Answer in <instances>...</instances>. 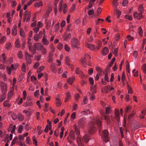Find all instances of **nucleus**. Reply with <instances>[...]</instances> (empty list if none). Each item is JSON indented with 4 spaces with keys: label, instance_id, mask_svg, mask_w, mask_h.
Wrapping results in <instances>:
<instances>
[{
    "label": "nucleus",
    "instance_id": "obj_20",
    "mask_svg": "<svg viewBox=\"0 0 146 146\" xmlns=\"http://www.w3.org/2000/svg\"><path fill=\"white\" fill-rule=\"evenodd\" d=\"M81 113L84 115H87L88 114H90L91 113V112L89 110H87L85 111H82Z\"/></svg>",
    "mask_w": 146,
    "mask_h": 146
},
{
    "label": "nucleus",
    "instance_id": "obj_41",
    "mask_svg": "<svg viewBox=\"0 0 146 146\" xmlns=\"http://www.w3.org/2000/svg\"><path fill=\"white\" fill-rule=\"evenodd\" d=\"M63 44L61 43H59L57 46V48L59 50H61L63 48Z\"/></svg>",
    "mask_w": 146,
    "mask_h": 146
},
{
    "label": "nucleus",
    "instance_id": "obj_37",
    "mask_svg": "<svg viewBox=\"0 0 146 146\" xmlns=\"http://www.w3.org/2000/svg\"><path fill=\"white\" fill-rule=\"evenodd\" d=\"M18 57L20 58H21L23 56V55L21 51H19L17 54Z\"/></svg>",
    "mask_w": 146,
    "mask_h": 146
},
{
    "label": "nucleus",
    "instance_id": "obj_19",
    "mask_svg": "<svg viewBox=\"0 0 146 146\" xmlns=\"http://www.w3.org/2000/svg\"><path fill=\"white\" fill-rule=\"evenodd\" d=\"M96 85L92 86L90 87V90L92 92V94H94L96 93Z\"/></svg>",
    "mask_w": 146,
    "mask_h": 146
},
{
    "label": "nucleus",
    "instance_id": "obj_62",
    "mask_svg": "<svg viewBox=\"0 0 146 146\" xmlns=\"http://www.w3.org/2000/svg\"><path fill=\"white\" fill-rule=\"evenodd\" d=\"M33 31L36 33H37L38 32V31L39 29V27H36L35 28H33Z\"/></svg>",
    "mask_w": 146,
    "mask_h": 146
},
{
    "label": "nucleus",
    "instance_id": "obj_31",
    "mask_svg": "<svg viewBox=\"0 0 146 146\" xmlns=\"http://www.w3.org/2000/svg\"><path fill=\"white\" fill-rule=\"evenodd\" d=\"M20 35L23 37H24L25 36V33L24 31L21 29L20 28Z\"/></svg>",
    "mask_w": 146,
    "mask_h": 146
},
{
    "label": "nucleus",
    "instance_id": "obj_2",
    "mask_svg": "<svg viewBox=\"0 0 146 146\" xmlns=\"http://www.w3.org/2000/svg\"><path fill=\"white\" fill-rule=\"evenodd\" d=\"M90 139V137L89 134L85 135L83 137V140L80 138L79 136H78L77 138V142L79 146H83V141H84L86 143H87Z\"/></svg>",
    "mask_w": 146,
    "mask_h": 146
},
{
    "label": "nucleus",
    "instance_id": "obj_43",
    "mask_svg": "<svg viewBox=\"0 0 146 146\" xmlns=\"http://www.w3.org/2000/svg\"><path fill=\"white\" fill-rule=\"evenodd\" d=\"M11 46V44L10 43H8L7 44L5 48L6 49L9 50Z\"/></svg>",
    "mask_w": 146,
    "mask_h": 146
},
{
    "label": "nucleus",
    "instance_id": "obj_59",
    "mask_svg": "<svg viewBox=\"0 0 146 146\" xmlns=\"http://www.w3.org/2000/svg\"><path fill=\"white\" fill-rule=\"evenodd\" d=\"M39 65V63L38 62H37L35 63V64L33 66L34 68H37L38 67Z\"/></svg>",
    "mask_w": 146,
    "mask_h": 146
},
{
    "label": "nucleus",
    "instance_id": "obj_6",
    "mask_svg": "<svg viewBox=\"0 0 146 146\" xmlns=\"http://www.w3.org/2000/svg\"><path fill=\"white\" fill-rule=\"evenodd\" d=\"M114 118L116 120L118 123L119 124V119L120 118V116L119 115V110L117 109H115Z\"/></svg>",
    "mask_w": 146,
    "mask_h": 146
},
{
    "label": "nucleus",
    "instance_id": "obj_46",
    "mask_svg": "<svg viewBox=\"0 0 146 146\" xmlns=\"http://www.w3.org/2000/svg\"><path fill=\"white\" fill-rule=\"evenodd\" d=\"M59 28V26L58 24H56L55 26V32H57Z\"/></svg>",
    "mask_w": 146,
    "mask_h": 146
},
{
    "label": "nucleus",
    "instance_id": "obj_48",
    "mask_svg": "<svg viewBox=\"0 0 146 146\" xmlns=\"http://www.w3.org/2000/svg\"><path fill=\"white\" fill-rule=\"evenodd\" d=\"M110 108L108 107H106L105 108L106 113L107 114H109L110 113Z\"/></svg>",
    "mask_w": 146,
    "mask_h": 146
},
{
    "label": "nucleus",
    "instance_id": "obj_55",
    "mask_svg": "<svg viewBox=\"0 0 146 146\" xmlns=\"http://www.w3.org/2000/svg\"><path fill=\"white\" fill-rule=\"evenodd\" d=\"M67 5L66 4H65L64 5L63 8V12L64 13H65L67 11Z\"/></svg>",
    "mask_w": 146,
    "mask_h": 146
},
{
    "label": "nucleus",
    "instance_id": "obj_27",
    "mask_svg": "<svg viewBox=\"0 0 146 146\" xmlns=\"http://www.w3.org/2000/svg\"><path fill=\"white\" fill-rule=\"evenodd\" d=\"M75 72L76 74L78 75H81L82 74V71L80 70L78 68H76Z\"/></svg>",
    "mask_w": 146,
    "mask_h": 146
},
{
    "label": "nucleus",
    "instance_id": "obj_13",
    "mask_svg": "<svg viewBox=\"0 0 146 146\" xmlns=\"http://www.w3.org/2000/svg\"><path fill=\"white\" fill-rule=\"evenodd\" d=\"M104 119L106 121L107 124H109L111 121L110 117L109 115H104Z\"/></svg>",
    "mask_w": 146,
    "mask_h": 146
},
{
    "label": "nucleus",
    "instance_id": "obj_17",
    "mask_svg": "<svg viewBox=\"0 0 146 146\" xmlns=\"http://www.w3.org/2000/svg\"><path fill=\"white\" fill-rule=\"evenodd\" d=\"M51 67L52 71L54 73H56L57 70H56V66L54 64H51Z\"/></svg>",
    "mask_w": 146,
    "mask_h": 146
},
{
    "label": "nucleus",
    "instance_id": "obj_11",
    "mask_svg": "<svg viewBox=\"0 0 146 146\" xmlns=\"http://www.w3.org/2000/svg\"><path fill=\"white\" fill-rule=\"evenodd\" d=\"M1 88L2 93H5L6 91V86L5 84L3 83L1 86Z\"/></svg>",
    "mask_w": 146,
    "mask_h": 146
},
{
    "label": "nucleus",
    "instance_id": "obj_1",
    "mask_svg": "<svg viewBox=\"0 0 146 146\" xmlns=\"http://www.w3.org/2000/svg\"><path fill=\"white\" fill-rule=\"evenodd\" d=\"M97 124L99 130L100 129L102 126L101 122L100 119H92L91 122L88 125V132L90 134H94L96 132L95 125L96 123Z\"/></svg>",
    "mask_w": 146,
    "mask_h": 146
},
{
    "label": "nucleus",
    "instance_id": "obj_34",
    "mask_svg": "<svg viewBox=\"0 0 146 146\" xmlns=\"http://www.w3.org/2000/svg\"><path fill=\"white\" fill-rule=\"evenodd\" d=\"M40 38L38 34H36L34 36V39L36 41H37Z\"/></svg>",
    "mask_w": 146,
    "mask_h": 146
},
{
    "label": "nucleus",
    "instance_id": "obj_51",
    "mask_svg": "<svg viewBox=\"0 0 146 146\" xmlns=\"http://www.w3.org/2000/svg\"><path fill=\"white\" fill-rule=\"evenodd\" d=\"M104 80L107 82H109V78L108 73H107L105 75L104 77Z\"/></svg>",
    "mask_w": 146,
    "mask_h": 146
},
{
    "label": "nucleus",
    "instance_id": "obj_42",
    "mask_svg": "<svg viewBox=\"0 0 146 146\" xmlns=\"http://www.w3.org/2000/svg\"><path fill=\"white\" fill-rule=\"evenodd\" d=\"M56 103L57 106H59L61 105L60 101L58 98H57L56 99Z\"/></svg>",
    "mask_w": 146,
    "mask_h": 146
},
{
    "label": "nucleus",
    "instance_id": "obj_10",
    "mask_svg": "<svg viewBox=\"0 0 146 146\" xmlns=\"http://www.w3.org/2000/svg\"><path fill=\"white\" fill-rule=\"evenodd\" d=\"M110 88V85L105 86L102 89V92L103 93H108L109 92V89Z\"/></svg>",
    "mask_w": 146,
    "mask_h": 146
},
{
    "label": "nucleus",
    "instance_id": "obj_23",
    "mask_svg": "<svg viewBox=\"0 0 146 146\" xmlns=\"http://www.w3.org/2000/svg\"><path fill=\"white\" fill-rule=\"evenodd\" d=\"M42 54L43 55L46 54V49L43 46H42V48L40 49Z\"/></svg>",
    "mask_w": 146,
    "mask_h": 146
},
{
    "label": "nucleus",
    "instance_id": "obj_39",
    "mask_svg": "<svg viewBox=\"0 0 146 146\" xmlns=\"http://www.w3.org/2000/svg\"><path fill=\"white\" fill-rule=\"evenodd\" d=\"M131 107L129 106H127L125 109V112L126 113H128L129 112V111L131 110Z\"/></svg>",
    "mask_w": 146,
    "mask_h": 146
},
{
    "label": "nucleus",
    "instance_id": "obj_9",
    "mask_svg": "<svg viewBox=\"0 0 146 146\" xmlns=\"http://www.w3.org/2000/svg\"><path fill=\"white\" fill-rule=\"evenodd\" d=\"M42 46H43L42 45H41L40 44L38 43L35 44L33 45L34 48L35 49L38 50H40V49L42 48Z\"/></svg>",
    "mask_w": 146,
    "mask_h": 146
},
{
    "label": "nucleus",
    "instance_id": "obj_18",
    "mask_svg": "<svg viewBox=\"0 0 146 146\" xmlns=\"http://www.w3.org/2000/svg\"><path fill=\"white\" fill-rule=\"evenodd\" d=\"M74 80L75 78L74 77L70 78L67 80L69 84L72 85Z\"/></svg>",
    "mask_w": 146,
    "mask_h": 146
},
{
    "label": "nucleus",
    "instance_id": "obj_35",
    "mask_svg": "<svg viewBox=\"0 0 146 146\" xmlns=\"http://www.w3.org/2000/svg\"><path fill=\"white\" fill-rule=\"evenodd\" d=\"M6 97V95L5 93H3V94L1 96V97L0 98V102H2L4 100Z\"/></svg>",
    "mask_w": 146,
    "mask_h": 146
},
{
    "label": "nucleus",
    "instance_id": "obj_50",
    "mask_svg": "<svg viewBox=\"0 0 146 146\" xmlns=\"http://www.w3.org/2000/svg\"><path fill=\"white\" fill-rule=\"evenodd\" d=\"M70 137L71 139H75L74 134L73 132L71 133Z\"/></svg>",
    "mask_w": 146,
    "mask_h": 146
},
{
    "label": "nucleus",
    "instance_id": "obj_30",
    "mask_svg": "<svg viewBox=\"0 0 146 146\" xmlns=\"http://www.w3.org/2000/svg\"><path fill=\"white\" fill-rule=\"evenodd\" d=\"M138 10L140 12H141V13H143L144 9L142 5H140L139 6Z\"/></svg>",
    "mask_w": 146,
    "mask_h": 146
},
{
    "label": "nucleus",
    "instance_id": "obj_36",
    "mask_svg": "<svg viewBox=\"0 0 146 146\" xmlns=\"http://www.w3.org/2000/svg\"><path fill=\"white\" fill-rule=\"evenodd\" d=\"M42 1H40L39 3H36L35 4V5L36 7H39L40 6L42 5Z\"/></svg>",
    "mask_w": 146,
    "mask_h": 146
},
{
    "label": "nucleus",
    "instance_id": "obj_29",
    "mask_svg": "<svg viewBox=\"0 0 146 146\" xmlns=\"http://www.w3.org/2000/svg\"><path fill=\"white\" fill-rule=\"evenodd\" d=\"M9 101H6L4 102L3 104L4 106L5 107H9L10 106V104L8 103Z\"/></svg>",
    "mask_w": 146,
    "mask_h": 146
},
{
    "label": "nucleus",
    "instance_id": "obj_61",
    "mask_svg": "<svg viewBox=\"0 0 146 146\" xmlns=\"http://www.w3.org/2000/svg\"><path fill=\"white\" fill-rule=\"evenodd\" d=\"M89 82L90 84L92 85H93L94 84V81L92 78H89Z\"/></svg>",
    "mask_w": 146,
    "mask_h": 146
},
{
    "label": "nucleus",
    "instance_id": "obj_24",
    "mask_svg": "<svg viewBox=\"0 0 146 146\" xmlns=\"http://www.w3.org/2000/svg\"><path fill=\"white\" fill-rule=\"evenodd\" d=\"M18 119L19 121H21L24 119V116L22 114H19L18 115Z\"/></svg>",
    "mask_w": 146,
    "mask_h": 146
},
{
    "label": "nucleus",
    "instance_id": "obj_32",
    "mask_svg": "<svg viewBox=\"0 0 146 146\" xmlns=\"http://www.w3.org/2000/svg\"><path fill=\"white\" fill-rule=\"evenodd\" d=\"M143 33L142 29L141 27H139V34L141 37L142 36Z\"/></svg>",
    "mask_w": 146,
    "mask_h": 146
},
{
    "label": "nucleus",
    "instance_id": "obj_64",
    "mask_svg": "<svg viewBox=\"0 0 146 146\" xmlns=\"http://www.w3.org/2000/svg\"><path fill=\"white\" fill-rule=\"evenodd\" d=\"M127 38L129 40H132L134 38L131 37V35H129L127 36Z\"/></svg>",
    "mask_w": 146,
    "mask_h": 146
},
{
    "label": "nucleus",
    "instance_id": "obj_15",
    "mask_svg": "<svg viewBox=\"0 0 146 146\" xmlns=\"http://www.w3.org/2000/svg\"><path fill=\"white\" fill-rule=\"evenodd\" d=\"M108 52V50L107 47H104L103 50V51L102 52V54L105 56L106 55Z\"/></svg>",
    "mask_w": 146,
    "mask_h": 146
},
{
    "label": "nucleus",
    "instance_id": "obj_16",
    "mask_svg": "<svg viewBox=\"0 0 146 146\" xmlns=\"http://www.w3.org/2000/svg\"><path fill=\"white\" fill-rule=\"evenodd\" d=\"M71 34L70 33L65 35L63 36V37L64 38V40L65 41H67L68 39H70V38Z\"/></svg>",
    "mask_w": 146,
    "mask_h": 146
},
{
    "label": "nucleus",
    "instance_id": "obj_26",
    "mask_svg": "<svg viewBox=\"0 0 146 146\" xmlns=\"http://www.w3.org/2000/svg\"><path fill=\"white\" fill-rule=\"evenodd\" d=\"M18 139L17 137H14L12 141L11 145H14L15 143L18 142Z\"/></svg>",
    "mask_w": 146,
    "mask_h": 146
},
{
    "label": "nucleus",
    "instance_id": "obj_33",
    "mask_svg": "<svg viewBox=\"0 0 146 146\" xmlns=\"http://www.w3.org/2000/svg\"><path fill=\"white\" fill-rule=\"evenodd\" d=\"M71 95L69 92H67L66 93V98L65 100V102H66L69 98L70 97Z\"/></svg>",
    "mask_w": 146,
    "mask_h": 146
},
{
    "label": "nucleus",
    "instance_id": "obj_58",
    "mask_svg": "<svg viewBox=\"0 0 146 146\" xmlns=\"http://www.w3.org/2000/svg\"><path fill=\"white\" fill-rule=\"evenodd\" d=\"M115 58H113L112 59L111 62L110 63L109 65L110 67L112 66L113 62L115 61Z\"/></svg>",
    "mask_w": 146,
    "mask_h": 146
},
{
    "label": "nucleus",
    "instance_id": "obj_4",
    "mask_svg": "<svg viewBox=\"0 0 146 146\" xmlns=\"http://www.w3.org/2000/svg\"><path fill=\"white\" fill-rule=\"evenodd\" d=\"M86 123V119L84 118H80L78 122V125L79 127L83 128L85 125Z\"/></svg>",
    "mask_w": 146,
    "mask_h": 146
},
{
    "label": "nucleus",
    "instance_id": "obj_12",
    "mask_svg": "<svg viewBox=\"0 0 146 146\" xmlns=\"http://www.w3.org/2000/svg\"><path fill=\"white\" fill-rule=\"evenodd\" d=\"M86 46L88 48L90 49V50H94L96 49V46L94 44H87Z\"/></svg>",
    "mask_w": 146,
    "mask_h": 146
},
{
    "label": "nucleus",
    "instance_id": "obj_49",
    "mask_svg": "<svg viewBox=\"0 0 146 146\" xmlns=\"http://www.w3.org/2000/svg\"><path fill=\"white\" fill-rule=\"evenodd\" d=\"M44 68V66H40V67L37 70V72L38 73H39Z\"/></svg>",
    "mask_w": 146,
    "mask_h": 146
},
{
    "label": "nucleus",
    "instance_id": "obj_56",
    "mask_svg": "<svg viewBox=\"0 0 146 146\" xmlns=\"http://www.w3.org/2000/svg\"><path fill=\"white\" fill-rule=\"evenodd\" d=\"M116 14L117 17L119 18L121 15V12L119 10H117L116 11Z\"/></svg>",
    "mask_w": 146,
    "mask_h": 146
},
{
    "label": "nucleus",
    "instance_id": "obj_3",
    "mask_svg": "<svg viewBox=\"0 0 146 146\" xmlns=\"http://www.w3.org/2000/svg\"><path fill=\"white\" fill-rule=\"evenodd\" d=\"M108 131L106 130H104L101 135L102 139L104 141L106 142H108Z\"/></svg>",
    "mask_w": 146,
    "mask_h": 146
},
{
    "label": "nucleus",
    "instance_id": "obj_40",
    "mask_svg": "<svg viewBox=\"0 0 146 146\" xmlns=\"http://www.w3.org/2000/svg\"><path fill=\"white\" fill-rule=\"evenodd\" d=\"M64 49L67 52H69L70 50V48L67 44H65Z\"/></svg>",
    "mask_w": 146,
    "mask_h": 146
},
{
    "label": "nucleus",
    "instance_id": "obj_28",
    "mask_svg": "<svg viewBox=\"0 0 146 146\" xmlns=\"http://www.w3.org/2000/svg\"><path fill=\"white\" fill-rule=\"evenodd\" d=\"M39 94V90H36L34 93V96L36 98H38V96Z\"/></svg>",
    "mask_w": 146,
    "mask_h": 146
},
{
    "label": "nucleus",
    "instance_id": "obj_21",
    "mask_svg": "<svg viewBox=\"0 0 146 146\" xmlns=\"http://www.w3.org/2000/svg\"><path fill=\"white\" fill-rule=\"evenodd\" d=\"M17 26H14L13 27V29H12V34L14 35H15L17 34V31L16 30Z\"/></svg>",
    "mask_w": 146,
    "mask_h": 146
},
{
    "label": "nucleus",
    "instance_id": "obj_53",
    "mask_svg": "<svg viewBox=\"0 0 146 146\" xmlns=\"http://www.w3.org/2000/svg\"><path fill=\"white\" fill-rule=\"evenodd\" d=\"M2 58L3 59V60L2 61V62L3 63H5L6 62V56L5 55V54L3 53L2 55Z\"/></svg>",
    "mask_w": 146,
    "mask_h": 146
},
{
    "label": "nucleus",
    "instance_id": "obj_52",
    "mask_svg": "<svg viewBox=\"0 0 146 146\" xmlns=\"http://www.w3.org/2000/svg\"><path fill=\"white\" fill-rule=\"evenodd\" d=\"M12 117L13 119L14 120H15L17 117V115L15 113H13L12 114Z\"/></svg>",
    "mask_w": 146,
    "mask_h": 146
},
{
    "label": "nucleus",
    "instance_id": "obj_57",
    "mask_svg": "<svg viewBox=\"0 0 146 146\" xmlns=\"http://www.w3.org/2000/svg\"><path fill=\"white\" fill-rule=\"evenodd\" d=\"M23 127L22 125H20L19 126V129H18V132L19 133H21V132H22V131L23 129Z\"/></svg>",
    "mask_w": 146,
    "mask_h": 146
},
{
    "label": "nucleus",
    "instance_id": "obj_7",
    "mask_svg": "<svg viewBox=\"0 0 146 146\" xmlns=\"http://www.w3.org/2000/svg\"><path fill=\"white\" fill-rule=\"evenodd\" d=\"M24 15L25 16L24 18H27L26 19V22H29L31 18V13L30 12H28V10L24 12Z\"/></svg>",
    "mask_w": 146,
    "mask_h": 146
},
{
    "label": "nucleus",
    "instance_id": "obj_38",
    "mask_svg": "<svg viewBox=\"0 0 146 146\" xmlns=\"http://www.w3.org/2000/svg\"><path fill=\"white\" fill-rule=\"evenodd\" d=\"M142 68L143 72L146 74V64L142 66Z\"/></svg>",
    "mask_w": 146,
    "mask_h": 146
},
{
    "label": "nucleus",
    "instance_id": "obj_47",
    "mask_svg": "<svg viewBox=\"0 0 146 146\" xmlns=\"http://www.w3.org/2000/svg\"><path fill=\"white\" fill-rule=\"evenodd\" d=\"M7 70L9 74H10L11 72V69L10 67L7 66Z\"/></svg>",
    "mask_w": 146,
    "mask_h": 146
},
{
    "label": "nucleus",
    "instance_id": "obj_63",
    "mask_svg": "<svg viewBox=\"0 0 146 146\" xmlns=\"http://www.w3.org/2000/svg\"><path fill=\"white\" fill-rule=\"evenodd\" d=\"M102 8L100 7H99L97 9V12L98 13V16L101 13V12L102 11Z\"/></svg>",
    "mask_w": 146,
    "mask_h": 146
},
{
    "label": "nucleus",
    "instance_id": "obj_22",
    "mask_svg": "<svg viewBox=\"0 0 146 146\" xmlns=\"http://www.w3.org/2000/svg\"><path fill=\"white\" fill-rule=\"evenodd\" d=\"M6 38L5 36H1L0 38V43H3L5 41Z\"/></svg>",
    "mask_w": 146,
    "mask_h": 146
},
{
    "label": "nucleus",
    "instance_id": "obj_5",
    "mask_svg": "<svg viewBox=\"0 0 146 146\" xmlns=\"http://www.w3.org/2000/svg\"><path fill=\"white\" fill-rule=\"evenodd\" d=\"M71 42L73 48H78L79 43L77 38H75L72 39L71 40Z\"/></svg>",
    "mask_w": 146,
    "mask_h": 146
},
{
    "label": "nucleus",
    "instance_id": "obj_44",
    "mask_svg": "<svg viewBox=\"0 0 146 146\" xmlns=\"http://www.w3.org/2000/svg\"><path fill=\"white\" fill-rule=\"evenodd\" d=\"M70 58L68 56H67L66 58V63L67 65H69V61Z\"/></svg>",
    "mask_w": 146,
    "mask_h": 146
},
{
    "label": "nucleus",
    "instance_id": "obj_54",
    "mask_svg": "<svg viewBox=\"0 0 146 146\" xmlns=\"http://www.w3.org/2000/svg\"><path fill=\"white\" fill-rule=\"evenodd\" d=\"M135 112H132L131 114L129 115V117H128V119H130L131 118H132L135 115Z\"/></svg>",
    "mask_w": 146,
    "mask_h": 146
},
{
    "label": "nucleus",
    "instance_id": "obj_60",
    "mask_svg": "<svg viewBox=\"0 0 146 146\" xmlns=\"http://www.w3.org/2000/svg\"><path fill=\"white\" fill-rule=\"evenodd\" d=\"M112 52L114 54L116 55L117 54L118 49L117 48H115L114 50H112Z\"/></svg>",
    "mask_w": 146,
    "mask_h": 146
},
{
    "label": "nucleus",
    "instance_id": "obj_45",
    "mask_svg": "<svg viewBox=\"0 0 146 146\" xmlns=\"http://www.w3.org/2000/svg\"><path fill=\"white\" fill-rule=\"evenodd\" d=\"M125 18L128 19L129 21L132 20V17L131 15H127L125 16Z\"/></svg>",
    "mask_w": 146,
    "mask_h": 146
},
{
    "label": "nucleus",
    "instance_id": "obj_8",
    "mask_svg": "<svg viewBox=\"0 0 146 146\" xmlns=\"http://www.w3.org/2000/svg\"><path fill=\"white\" fill-rule=\"evenodd\" d=\"M25 57H26V59L27 62V63L29 64H30L31 63V57H32V56L31 55H30L28 53H26L25 54Z\"/></svg>",
    "mask_w": 146,
    "mask_h": 146
},
{
    "label": "nucleus",
    "instance_id": "obj_25",
    "mask_svg": "<svg viewBox=\"0 0 146 146\" xmlns=\"http://www.w3.org/2000/svg\"><path fill=\"white\" fill-rule=\"evenodd\" d=\"M19 40L17 39L15 42V46L17 48H19L21 46V45L19 42Z\"/></svg>",
    "mask_w": 146,
    "mask_h": 146
},
{
    "label": "nucleus",
    "instance_id": "obj_14",
    "mask_svg": "<svg viewBox=\"0 0 146 146\" xmlns=\"http://www.w3.org/2000/svg\"><path fill=\"white\" fill-rule=\"evenodd\" d=\"M42 42L44 45H47L49 44L48 41L46 39V36H44L42 41Z\"/></svg>",
    "mask_w": 146,
    "mask_h": 146
}]
</instances>
